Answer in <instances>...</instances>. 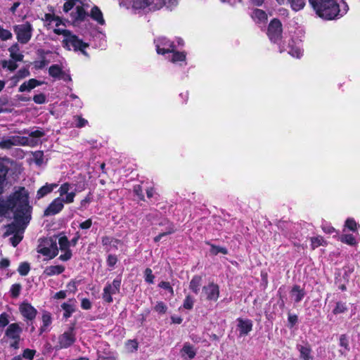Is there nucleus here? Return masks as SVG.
Returning <instances> with one entry per match:
<instances>
[{"label":"nucleus","instance_id":"f257e3e1","mask_svg":"<svg viewBox=\"0 0 360 360\" xmlns=\"http://www.w3.org/2000/svg\"><path fill=\"white\" fill-rule=\"evenodd\" d=\"M15 198L20 200V204L14 211V221L6 226L5 236L23 233L31 219L28 195L25 188H20L15 192Z\"/></svg>","mask_w":360,"mask_h":360},{"label":"nucleus","instance_id":"f03ea898","mask_svg":"<svg viewBox=\"0 0 360 360\" xmlns=\"http://www.w3.org/2000/svg\"><path fill=\"white\" fill-rule=\"evenodd\" d=\"M309 2L316 13L326 20L334 19L338 15L342 16L348 9L347 5L343 2L344 9L342 12L337 0H309Z\"/></svg>","mask_w":360,"mask_h":360},{"label":"nucleus","instance_id":"7ed1b4c3","mask_svg":"<svg viewBox=\"0 0 360 360\" xmlns=\"http://www.w3.org/2000/svg\"><path fill=\"white\" fill-rule=\"evenodd\" d=\"M6 172L3 169L0 170V195L4 192ZM19 204L20 200L15 198V192L6 201L0 198V216L5 215L8 210H13L15 207L16 209Z\"/></svg>","mask_w":360,"mask_h":360},{"label":"nucleus","instance_id":"20e7f679","mask_svg":"<svg viewBox=\"0 0 360 360\" xmlns=\"http://www.w3.org/2000/svg\"><path fill=\"white\" fill-rule=\"evenodd\" d=\"M76 195V190L71 191V193L64 198H55L44 212L46 217L55 215L59 213L64 207V203L70 204L74 202Z\"/></svg>","mask_w":360,"mask_h":360},{"label":"nucleus","instance_id":"39448f33","mask_svg":"<svg viewBox=\"0 0 360 360\" xmlns=\"http://www.w3.org/2000/svg\"><path fill=\"white\" fill-rule=\"evenodd\" d=\"M63 46L68 50L79 51L84 56L89 57V54L85 49L89 47V44L84 42L75 34L71 33L67 38L63 40Z\"/></svg>","mask_w":360,"mask_h":360},{"label":"nucleus","instance_id":"423d86ee","mask_svg":"<svg viewBox=\"0 0 360 360\" xmlns=\"http://www.w3.org/2000/svg\"><path fill=\"white\" fill-rule=\"evenodd\" d=\"M37 143L33 139H30L28 137L12 136L9 137H3L0 141V148L10 149L15 146H35Z\"/></svg>","mask_w":360,"mask_h":360},{"label":"nucleus","instance_id":"0eeeda50","mask_svg":"<svg viewBox=\"0 0 360 360\" xmlns=\"http://www.w3.org/2000/svg\"><path fill=\"white\" fill-rule=\"evenodd\" d=\"M13 28L16 38L20 44H25L31 39L33 27L29 22L14 25Z\"/></svg>","mask_w":360,"mask_h":360},{"label":"nucleus","instance_id":"6e6552de","mask_svg":"<svg viewBox=\"0 0 360 360\" xmlns=\"http://www.w3.org/2000/svg\"><path fill=\"white\" fill-rule=\"evenodd\" d=\"M22 332V328L18 323H13L8 326L5 330V337L11 340L12 342L10 346L14 349L19 348V342L20 340V334Z\"/></svg>","mask_w":360,"mask_h":360},{"label":"nucleus","instance_id":"1a4fd4ad","mask_svg":"<svg viewBox=\"0 0 360 360\" xmlns=\"http://www.w3.org/2000/svg\"><path fill=\"white\" fill-rule=\"evenodd\" d=\"M37 252L49 257V259H53L58 253L56 241L51 238L42 240L38 246Z\"/></svg>","mask_w":360,"mask_h":360},{"label":"nucleus","instance_id":"9d476101","mask_svg":"<svg viewBox=\"0 0 360 360\" xmlns=\"http://www.w3.org/2000/svg\"><path fill=\"white\" fill-rule=\"evenodd\" d=\"M76 340L73 328H70L67 331L59 335L58 344L54 347L56 350L66 349L74 344Z\"/></svg>","mask_w":360,"mask_h":360},{"label":"nucleus","instance_id":"9b49d317","mask_svg":"<svg viewBox=\"0 0 360 360\" xmlns=\"http://www.w3.org/2000/svg\"><path fill=\"white\" fill-rule=\"evenodd\" d=\"M120 285L121 279L119 278H115L112 283H108L103 288V300L108 303L112 302L113 299L112 296L120 292Z\"/></svg>","mask_w":360,"mask_h":360},{"label":"nucleus","instance_id":"f8f14e48","mask_svg":"<svg viewBox=\"0 0 360 360\" xmlns=\"http://www.w3.org/2000/svg\"><path fill=\"white\" fill-rule=\"evenodd\" d=\"M282 31L283 29L281 21L274 18L269 25L267 35L271 41L276 43L281 38Z\"/></svg>","mask_w":360,"mask_h":360},{"label":"nucleus","instance_id":"ddd939ff","mask_svg":"<svg viewBox=\"0 0 360 360\" xmlns=\"http://www.w3.org/2000/svg\"><path fill=\"white\" fill-rule=\"evenodd\" d=\"M156 51L158 54H165L169 52H173L175 49L174 42L171 41L166 37H161L154 40Z\"/></svg>","mask_w":360,"mask_h":360},{"label":"nucleus","instance_id":"4468645a","mask_svg":"<svg viewBox=\"0 0 360 360\" xmlns=\"http://www.w3.org/2000/svg\"><path fill=\"white\" fill-rule=\"evenodd\" d=\"M219 296V288L218 285L214 283H210L203 286L202 289L201 297L207 300L216 302Z\"/></svg>","mask_w":360,"mask_h":360},{"label":"nucleus","instance_id":"2eb2a0df","mask_svg":"<svg viewBox=\"0 0 360 360\" xmlns=\"http://www.w3.org/2000/svg\"><path fill=\"white\" fill-rule=\"evenodd\" d=\"M165 4H167L166 0H141L135 1L134 2V7L136 8H145L148 7L150 10H158L162 8Z\"/></svg>","mask_w":360,"mask_h":360},{"label":"nucleus","instance_id":"dca6fc26","mask_svg":"<svg viewBox=\"0 0 360 360\" xmlns=\"http://www.w3.org/2000/svg\"><path fill=\"white\" fill-rule=\"evenodd\" d=\"M19 311L28 325L35 319L37 314V309L27 302H23L20 304Z\"/></svg>","mask_w":360,"mask_h":360},{"label":"nucleus","instance_id":"f3484780","mask_svg":"<svg viewBox=\"0 0 360 360\" xmlns=\"http://www.w3.org/2000/svg\"><path fill=\"white\" fill-rule=\"evenodd\" d=\"M237 321L240 336L247 335L252 330L253 324L251 320L238 318Z\"/></svg>","mask_w":360,"mask_h":360},{"label":"nucleus","instance_id":"a211bd4d","mask_svg":"<svg viewBox=\"0 0 360 360\" xmlns=\"http://www.w3.org/2000/svg\"><path fill=\"white\" fill-rule=\"evenodd\" d=\"M42 82L37 80L36 79H30L27 82H23L19 87V92L30 91L36 86H39Z\"/></svg>","mask_w":360,"mask_h":360},{"label":"nucleus","instance_id":"6ab92c4d","mask_svg":"<svg viewBox=\"0 0 360 360\" xmlns=\"http://www.w3.org/2000/svg\"><path fill=\"white\" fill-rule=\"evenodd\" d=\"M305 291L299 285H294L290 291V296L296 303L300 302L305 296Z\"/></svg>","mask_w":360,"mask_h":360},{"label":"nucleus","instance_id":"aec40b11","mask_svg":"<svg viewBox=\"0 0 360 360\" xmlns=\"http://www.w3.org/2000/svg\"><path fill=\"white\" fill-rule=\"evenodd\" d=\"M181 354L182 357L186 358L187 356L189 359H192L195 357L196 351L193 345L188 342H186L181 350Z\"/></svg>","mask_w":360,"mask_h":360},{"label":"nucleus","instance_id":"412c9836","mask_svg":"<svg viewBox=\"0 0 360 360\" xmlns=\"http://www.w3.org/2000/svg\"><path fill=\"white\" fill-rule=\"evenodd\" d=\"M75 300H70L68 302H64L61 305V308L64 311L63 316L65 319L70 317L72 314L75 311Z\"/></svg>","mask_w":360,"mask_h":360},{"label":"nucleus","instance_id":"4be33fe9","mask_svg":"<svg viewBox=\"0 0 360 360\" xmlns=\"http://www.w3.org/2000/svg\"><path fill=\"white\" fill-rule=\"evenodd\" d=\"M58 186L56 184H46V185L41 187L37 193V198L40 199L51 193L54 188Z\"/></svg>","mask_w":360,"mask_h":360},{"label":"nucleus","instance_id":"5701e85b","mask_svg":"<svg viewBox=\"0 0 360 360\" xmlns=\"http://www.w3.org/2000/svg\"><path fill=\"white\" fill-rule=\"evenodd\" d=\"M251 16L256 23H264L267 20L266 13L261 9H255Z\"/></svg>","mask_w":360,"mask_h":360},{"label":"nucleus","instance_id":"b1692460","mask_svg":"<svg viewBox=\"0 0 360 360\" xmlns=\"http://www.w3.org/2000/svg\"><path fill=\"white\" fill-rule=\"evenodd\" d=\"M65 271V267L62 265L49 266L45 268L44 274L46 276H52L62 274Z\"/></svg>","mask_w":360,"mask_h":360},{"label":"nucleus","instance_id":"393cba45","mask_svg":"<svg viewBox=\"0 0 360 360\" xmlns=\"http://www.w3.org/2000/svg\"><path fill=\"white\" fill-rule=\"evenodd\" d=\"M11 57L15 61H22L23 59V55L20 53V48L18 44L15 43L13 44L9 49Z\"/></svg>","mask_w":360,"mask_h":360},{"label":"nucleus","instance_id":"a878e982","mask_svg":"<svg viewBox=\"0 0 360 360\" xmlns=\"http://www.w3.org/2000/svg\"><path fill=\"white\" fill-rule=\"evenodd\" d=\"M71 15L75 21H83L88 15L84 8L80 6H77L75 11H73Z\"/></svg>","mask_w":360,"mask_h":360},{"label":"nucleus","instance_id":"bb28decb","mask_svg":"<svg viewBox=\"0 0 360 360\" xmlns=\"http://www.w3.org/2000/svg\"><path fill=\"white\" fill-rule=\"evenodd\" d=\"M202 283V277L200 276H194L189 284V288L195 294H198L200 291V288Z\"/></svg>","mask_w":360,"mask_h":360},{"label":"nucleus","instance_id":"cd10ccee","mask_svg":"<svg viewBox=\"0 0 360 360\" xmlns=\"http://www.w3.org/2000/svg\"><path fill=\"white\" fill-rule=\"evenodd\" d=\"M91 17L92 18V19L96 20L98 24L104 25L105 20H104V18L103 17V13H102L101 11L100 10V8L98 6H94L91 8Z\"/></svg>","mask_w":360,"mask_h":360},{"label":"nucleus","instance_id":"c85d7f7f","mask_svg":"<svg viewBox=\"0 0 360 360\" xmlns=\"http://www.w3.org/2000/svg\"><path fill=\"white\" fill-rule=\"evenodd\" d=\"M288 53L293 57L300 58L302 55V51L299 45L295 44V42L292 41V43H289L288 44Z\"/></svg>","mask_w":360,"mask_h":360},{"label":"nucleus","instance_id":"c756f323","mask_svg":"<svg viewBox=\"0 0 360 360\" xmlns=\"http://www.w3.org/2000/svg\"><path fill=\"white\" fill-rule=\"evenodd\" d=\"M297 348L300 353V357L304 360L313 359V357L311 356V350L309 347L297 345Z\"/></svg>","mask_w":360,"mask_h":360},{"label":"nucleus","instance_id":"7c9ffc66","mask_svg":"<svg viewBox=\"0 0 360 360\" xmlns=\"http://www.w3.org/2000/svg\"><path fill=\"white\" fill-rule=\"evenodd\" d=\"M285 3H289L294 11H298L304 7L306 0H288Z\"/></svg>","mask_w":360,"mask_h":360},{"label":"nucleus","instance_id":"2f4dec72","mask_svg":"<svg viewBox=\"0 0 360 360\" xmlns=\"http://www.w3.org/2000/svg\"><path fill=\"white\" fill-rule=\"evenodd\" d=\"M174 50H175V49ZM171 53L172 55L171 58H169V60L173 63L184 61L186 60V54L184 52L173 51V52Z\"/></svg>","mask_w":360,"mask_h":360},{"label":"nucleus","instance_id":"473e14b6","mask_svg":"<svg viewBox=\"0 0 360 360\" xmlns=\"http://www.w3.org/2000/svg\"><path fill=\"white\" fill-rule=\"evenodd\" d=\"M49 73L53 77L59 78L63 70L58 65H53L49 68Z\"/></svg>","mask_w":360,"mask_h":360},{"label":"nucleus","instance_id":"72a5a7b5","mask_svg":"<svg viewBox=\"0 0 360 360\" xmlns=\"http://www.w3.org/2000/svg\"><path fill=\"white\" fill-rule=\"evenodd\" d=\"M340 240L349 245H354L356 243L355 238L352 234L342 235L340 237Z\"/></svg>","mask_w":360,"mask_h":360},{"label":"nucleus","instance_id":"f704fd0d","mask_svg":"<svg viewBox=\"0 0 360 360\" xmlns=\"http://www.w3.org/2000/svg\"><path fill=\"white\" fill-rule=\"evenodd\" d=\"M71 189V184L66 182V183H64L63 184L59 189H58V192H59V194H60V197H63L64 195H68L69 194L71 193V192H70Z\"/></svg>","mask_w":360,"mask_h":360},{"label":"nucleus","instance_id":"c9c22d12","mask_svg":"<svg viewBox=\"0 0 360 360\" xmlns=\"http://www.w3.org/2000/svg\"><path fill=\"white\" fill-rule=\"evenodd\" d=\"M23 133L27 134L31 138H32V139H33L34 141L37 142V143H38V141L37 140H34V139H39V138L42 137L43 136H44V134H45L44 131L39 130V129L32 131L30 132H29V131H27V130H25L23 131ZM29 139H31L30 138H29Z\"/></svg>","mask_w":360,"mask_h":360},{"label":"nucleus","instance_id":"e433bc0d","mask_svg":"<svg viewBox=\"0 0 360 360\" xmlns=\"http://www.w3.org/2000/svg\"><path fill=\"white\" fill-rule=\"evenodd\" d=\"M58 245L61 251L70 250V241L66 236H61L58 239Z\"/></svg>","mask_w":360,"mask_h":360},{"label":"nucleus","instance_id":"4c0bfd02","mask_svg":"<svg viewBox=\"0 0 360 360\" xmlns=\"http://www.w3.org/2000/svg\"><path fill=\"white\" fill-rule=\"evenodd\" d=\"M347 310L346 303L342 302H338L335 307L333 310L334 314H339L345 312Z\"/></svg>","mask_w":360,"mask_h":360},{"label":"nucleus","instance_id":"58836bf2","mask_svg":"<svg viewBox=\"0 0 360 360\" xmlns=\"http://www.w3.org/2000/svg\"><path fill=\"white\" fill-rule=\"evenodd\" d=\"M30 270V266L28 262H22L20 264L18 271L21 276H27Z\"/></svg>","mask_w":360,"mask_h":360},{"label":"nucleus","instance_id":"ea45409f","mask_svg":"<svg viewBox=\"0 0 360 360\" xmlns=\"http://www.w3.org/2000/svg\"><path fill=\"white\" fill-rule=\"evenodd\" d=\"M13 37L12 33L8 30L4 29L0 25V39L2 41H7L8 39H11Z\"/></svg>","mask_w":360,"mask_h":360},{"label":"nucleus","instance_id":"a19ab883","mask_svg":"<svg viewBox=\"0 0 360 360\" xmlns=\"http://www.w3.org/2000/svg\"><path fill=\"white\" fill-rule=\"evenodd\" d=\"M22 286L20 283H15L11 285L10 292L11 295L13 298H16L20 295Z\"/></svg>","mask_w":360,"mask_h":360},{"label":"nucleus","instance_id":"79ce46f5","mask_svg":"<svg viewBox=\"0 0 360 360\" xmlns=\"http://www.w3.org/2000/svg\"><path fill=\"white\" fill-rule=\"evenodd\" d=\"M43 326L41 327V333L45 330L46 328L51 323V317L49 313H44L42 315Z\"/></svg>","mask_w":360,"mask_h":360},{"label":"nucleus","instance_id":"37998d69","mask_svg":"<svg viewBox=\"0 0 360 360\" xmlns=\"http://www.w3.org/2000/svg\"><path fill=\"white\" fill-rule=\"evenodd\" d=\"M174 231L175 230H174V226L170 225L166 231L161 233L159 235H158L157 236H155L154 238V241L155 243L159 242L162 238V237L174 233Z\"/></svg>","mask_w":360,"mask_h":360},{"label":"nucleus","instance_id":"c03bdc74","mask_svg":"<svg viewBox=\"0 0 360 360\" xmlns=\"http://www.w3.org/2000/svg\"><path fill=\"white\" fill-rule=\"evenodd\" d=\"M167 307L162 301L158 302L157 304H155V306L154 307V310L156 312H158L159 314H165L167 311Z\"/></svg>","mask_w":360,"mask_h":360},{"label":"nucleus","instance_id":"a18cd8bd","mask_svg":"<svg viewBox=\"0 0 360 360\" xmlns=\"http://www.w3.org/2000/svg\"><path fill=\"white\" fill-rule=\"evenodd\" d=\"M194 299L191 295H187L184 300L183 307L186 309H191L193 307Z\"/></svg>","mask_w":360,"mask_h":360},{"label":"nucleus","instance_id":"49530a36","mask_svg":"<svg viewBox=\"0 0 360 360\" xmlns=\"http://www.w3.org/2000/svg\"><path fill=\"white\" fill-rule=\"evenodd\" d=\"M74 120L75 122V127L78 128H82L86 126L88 123V121L86 120L79 115L75 116Z\"/></svg>","mask_w":360,"mask_h":360},{"label":"nucleus","instance_id":"de8ad7c7","mask_svg":"<svg viewBox=\"0 0 360 360\" xmlns=\"http://www.w3.org/2000/svg\"><path fill=\"white\" fill-rule=\"evenodd\" d=\"M210 252L214 255H217L218 253L226 255L228 253L226 248L214 245H211Z\"/></svg>","mask_w":360,"mask_h":360},{"label":"nucleus","instance_id":"09e8293b","mask_svg":"<svg viewBox=\"0 0 360 360\" xmlns=\"http://www.w3.org/2000/svg\"><path fill=\"white\" fill-rule=\"evenodd\" d=\"M23 233H15L11 238L10 241L13 247H16L22 240Z\"/></svg>","mask_w":360,"mask_h":360},{"label":"nucleus","instance_id":"8fccbe9b","mask_svg":"<svg viewBox=\"0 0 360 360\" xmlns=\"http://www.w3.org/2000/svg\"><path fill=\"white\" fill-rule=\"evenodd\" d=\"M8 314L4 312L0 314V328H4L9 324Z\"/></svg>","mask_w":360,"mask_h":360},{"label":"nucleus","instance_id":"3c124183","mask_svg":"<svg viewBox=\"0 0 360 360\" xmlns=\"http://www.w3.org/2000/svg\"><path fill=\"white\" fill-rule=\"evenodd\" d=\"M36 354V350L25 349L22 353V357L28 360H33L34 356Z\"/></svg>","mask_w":360,"mask_h":360},{"label":"nucleus","instance_id":"603ef678","mask_svg":"<svg viewBox=\"0 0 360 360\" xmlns=\"http://www.w3.org/2000/svg\"><path fill=\"white\" fill-rule=\"evenodd\" d=\"M345 226H347L349 230L355 231L357 229L359 225L353 219H347L345 221Z\"/></svg>","mask_w":360,"mask_h":360},{"label":"nucleus","instance_id":"864d4df0","mask_svg":"<svg viewBox=\"0 0 360 360\" xmlns=\"http://www.w3.org/2000/svg\"><path fill=\"white\" fill-rule=\"evenodd\" d=\"M340 345L342 347H344L345 350L349 351V341L346 335H341L340 337Z\"/></svg>","mask_w":360,"mask_h":360},{"label":"nucleus","instance_id":"5fc2aeb1","mask_svg":"<svg viewBox=\"0 0 360 360\" xmlns=\"http://www.w3.org/2000/svg\"><path fill=\"white\" fill-rule=\"evenodd\" d=\"M53 349L54 348L52 347L51 344L46 342L43 346L42 354L46 356H49L52 353Z\"/></svg>","mask_w":360,"mask_h":360},{"label":"nucleus","instance_id":"6e6d98bb","mask_svg":"<svg viewBox=\"0 0 360 360\" xmlns=\"http://www.w3.org/2000/svg\"><path fill=\"white\" fill-rule=\"evenodd\" d=\"M158 286L161 288L168 290L169 292L170 293L171 296L174 295V290L169 282L161 281L159 283Z\"/></svg>","mask_w":360,"mask_h":360},{"label":"nucleus","instance_id":"4d7b16f0","mask_svg":"<svg viewBox=\"0 0 360 360\" xmlns=\"http://www.w3.org/2000/svg\"><path fill=\"white\" fill-rule=\"evenodd\" d=\"M154 276L152 273V270L149 268H147L145 270V280L148 283H153Z\"/></svg>","mask_w":360,"mask_h":360},{"label":"nucleus","instance_id":"13d9d810","mask_svg":"<svg viewBox=\"0 0 360 360\" xmlns=\"http://www.w3.org/2000/svg\"><path fill=\"white\" fill-rule=\"evenodd\" d=\"M33 101L37 104H43L46 103V98L44 94H39L34 96Z\"/></svg>","mask_w":360,"mask_h":360},{"label":"nucleus","instance_id":"bf43d9fd","mask_svg":"<svg viewBox=\"0 0 360 360\" xmlns=\"http://www.w3.org/2000/svg\"><path fill=\"white\" fill-rule=\"evenodd\" d=\"M3 67L7 68L11 71H13L18 68V65L15 63V60L14 61L9 60V61H4L3 63Z\"/></svg>","mask_w":360,"mask_h":360},{"label":"nucleus","instance_id":"052dcab7","mask_svg":"<svg viewBox=\"0 0 360 360\" xmlns=\"http://www.w3.org/2000/svg\"><path fill=\"white\" fill-rule=\"evenodd\" d=\"M30 72L28 69L22 68L18 71V72L16 74V77L18 79H22V78L30 76Z\"/></svg>","mask_w":360,"mask_h":360},{"label":"nucleus","instance_id":"680f3d73","mask_svg":"<svg viewBox=\"0 0 360 360\" xmlns=\"http://www.w3.org/2000/svg\"><path fill=\"white\" fill-rule=\"evenodd\" d=\"M312 248L314 249L322 245L323 239L322 237H314L311 238Z\"/></svg>","mask_w":360,"mask_h":360},{"label":"nucleus","instance_id":"e2e57ef3","mask_svg":"<svg viewBox=\"0 0 360 360\" xmlns=\"http://www.w3.org/2000/svg\"><path fill=\"white\" fill-rule=\"evenodd\" d=\"M297 316L295 314H288V321L290 324V327L292 328L297 323Z\"/></svg>","mask_w":360,"mask_h":360},{"label":"nucleus","instance_id":"0e129e2a","mask_svg":"<svg viewBox=\"0 0 360 360\" xmlns=\"http://www.w3.org/2000/svg\"><path fill=\"white\" fill-rule=\"evenodd\" d=\"M117 262V258L114 255H109L107 259V264L109 266L113 267Z\"/></svg>","mask_w":360,"mask_h":360},{"label":"nucleus","instance_id":"69168bd1","mask_svg":"<svg viewBox=\"0 0 360 360\" xmlns=\"http://www.w3.org/2000/svg\"><path fill=\"white\" fill-rule=\"evenodd\" d=\"M75 1L76 0L67 1L63 5V11L65 13H68L69 11H70L75 5Z\"/></svg>","mask_w":360,"mask_h":360},{"label":"nucleus","instance_id":"338daca9","mask_svg":"<svg viewBox=\"0 0 360 360\" xmlns=\"http://www.w3.org/2000/svg\"><path fill=\"white\" fill-rule=\"evenodd\" d=\"M53 32L57 34H63L64 38H67L72 32L68 30L56 28Z\"/></svg>","mask_w":360,"mask_h":360},{"label":"nucleus","instance_id":"774afa93","mask_svg":"<svg viewBox=\"0 0 360 360\" xmlns=\"http://www.w3.org/2000/svg\"><path fill=\"white\" fill-rule=\"evenodd\" d=\"M81 307L83 309L88 310L91 308V302L87 298H83L81 302Z\"/></svg>","mask_w":360,"mask_h":360}]
</instances>
